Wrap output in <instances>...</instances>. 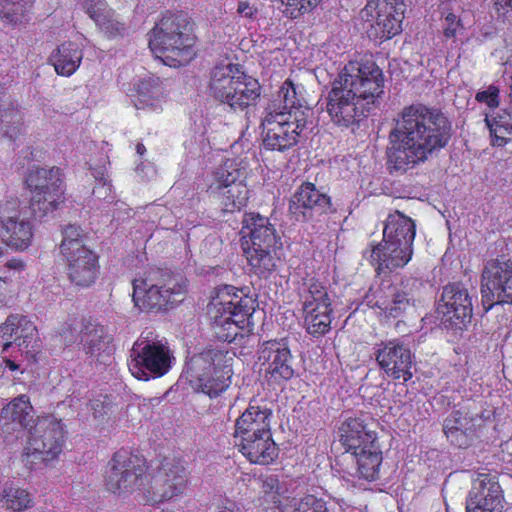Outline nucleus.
Masks as SVG:
<instances>
[{
    "mask_svg": "<svg viewBox=\"0 0 512 512\" xmlns=\"http://www.w3.org/2000/svg\"><path fill=\"white\" fill-rule=\"evenodd\" d=\"M106 489L114 494L137 492L139 502L158 506L180 497L189 482V471L180 456H165L152 473L147 460L132 450L116 451L104 476Z\"/></svg>",
    "mask_w": 512,
    "mask_h": 512,
    "instance_id": "obj_1",
    "label": "nucleus"
},
{
    "mask_svg": "<svg viewBox=\"0 0 512 512\" xmlns=\"http://www.w3.org/2000/svg\"><path fill=\"white\" fill-rule=\"evenodd\" d=\"M383 88V73L374 61H349L328 94L327 112L332 122L352 131L359 128Z\"/></svg>",
    "mask_w": 512,
    "mask_h": 512,
    "instance_id": "obj_2",
    "label": "nucleus"
},
{
    "mask_svg": "<svg viewBox=\"0 0 512 512\" xmlns=\"http://www.w3.org/2000/svg\"><path fill=\"white\" fill-rule=\"evenodd\" d=\"M192 23L183 12L166 11L149 32V48L171 67L187 64L195 56Z\"/></svg>",
    "mask_w": 512,
    "mask_h": 512,
    "instance_id": "obj_3",
    "label": "nucleus"
},
{
    "mask_svg": "<svg viewBox=\"0 0 512 512\" xmlns=\"http://www.w3.org/2000/svg\"><path fill=\"white\" fill-rule=\"evenodd\" d=\"M242 243L250 270L260 278H269L278 267L276 250L282 245L275 226L259 213H245L242 220Z\"/></svg>",
    "mask_w": 512,
    "mask_h": 512,
    "instance_id": "obj_4",
    "label": "nucleus"
},
{
    "mask_svg": "<svg viewBox=\"0 0 512 512\" xmlns=\"http://www.w3.org/2000/svg\"><path fill=\"white\" fill-rule=\"evenodd\" d=\"M254 300L232 285L216 288L208 305V315L215 337L231 343L250 324Z\"/></svg>",
    "mask_w": 512,
    "mask_h": 512,
    "instance_id": "obj_5",
    "label": "nucleus"
},
{
    "mask_svg": "<svg viewBox=\"0 0 512 512\" xmlns=\"http://www.w3.org/2000/svg\"><path fill=\"white\" fill-rule=\"evenodd\" d=\"M187 279L167 269L151 268L142 279L133 281V301L141 311L167 310L184 300Z\"/></svg>",
    "mask_w": 512,
    "mask_h": 512,
    "instance_id": "obj_6",
    "label": "nucleus"
},
{
    "mask_svg": "<svg viewBox=\"0 0 512 512\" xmlns=\"http://www.w3.org/2000/svg\"><path fill=\"white\" fill-rule=\"evenodd\" d=\"M59 252L69 282L79 288L93 286L100 274L99 255L85 244L80 226L68 224L62 229Z\"/></svg>",
    "mask_w": 512,
    "mask_h": 512,
    "instance_id": "obj_7",
    "label": "nucleus"
},
{
    "mask_svg": "<svg viewBox=\"0 0 512 512\" xmlns=\"http://www.w3.org/2000/svg\"><path fill=\"white\" fill-rule=\"evenodd\" d=\"M24 186L31 193L27 211L34 221L41 222L65 202L63 172L59 167L33 166L24 176Z\"/></svg>",
    "mask_w": 512,
    "mask_h": 512,
    "instance_id": "obj_8",
    "label": "nucleus"
},
{
    "mask_svg": "<svg viewBox=\"0 0 512 512\" xmlns=\"http://www.w3.org/2000/svg\"><path fill=\"white\" fill-rule=\"evenodd\" d=\"M307 120L301 111L280 112L279 106L269 105L261 121L264 149L280 153L293 149L300 142Z\"/></svg>",
    "mask_w": 512,
    "mask_h": 512,
    "instance_id": "obj_9",
    "label": "nucleus"
},
{
    "mask_svg": "<svg viewBox=\"0 0 512 512\" xmlns=\"http://www.w3.org/2000/svg\"><path fill=\"white\" fill-rule=\"evenodd\" d=\"M65 442V430L61 420L54 416L37 417L27 433L22 461L32 469L37 462H48L58 457Z\"/></svg>",
    "mask_w": 512,
    "mask_h": 512,
    "instance_id": "obj_10",
    "label": "nucleus"
},
{
    "mask_svg": "<svg viewBox=\"0 0 512 512\" xmlns=\"http://www.w3.org/2000/svg\"><path fill=\"white\" fill-rule=\"evenodd\" d=\"M306 286L301 296L303 326L312 337H322L332 329L333 301L328 288L320 280L311 278Z\"/></svg>",
    "mask_w": 512,
    "mask_h": 512,
    "instance_id": "obj_11",
    "label": "nucleus"
},
{
    "mask_svg": "<svg viewBox=\"0 0 512 512\" xmlns=\"http://www.w3.org/2000/svg\"><path fill=\"white\" fill-rule=\"evenodd\" d=\"M33 220L27 206H22L17 196H6L0 200V234L5 244L24 251L32 244Z\"/></svg>",
    "mask_w": 512,
    "mask_h": 512,
    "instance_id": "obj_12",
    "label": "nucleus"
},
{
    "mask_svg": "<svg viewBox=\"0 0 512 512\" xmlns=\"http://www.w3.org/2000/svg\"><path fill=\"white\" fill-rule=\"evenodd\" d=\"M416 106L405 107L390 132L387 155L395 170L406 171L416 163Z\"/></svg>",
    "mask_w": 512,
    "mask_h": 512,
    "instance_id": "obj_13",
    "label": "nucleus"
},
{
    "mask_svg": "<svg viewBox=\"0 0 512 512\" xmlns=\"http://www.w3.org/2000/svg\"><path fill=\"white\" fill-rule=\"evenodd\" d=\"M481 294L486 310L512 305V260L501 256L488 260L481 274Z\"/></svg>",
    "mask_w": 512,
    "mask_h": 512,
    "instance_id": "obj_14",
    "label": "nucleus"
},
{
    "mask_svg": "<svg viewBox=\"0 0 512 512\" xmlns=\"http://www.w3.org/2000/svg\"><path fill=\"white\" fill-rule=\"evenodd\" d=\"M13 344L28 361H37L42 341L35 323L25 315L11 314L0 325V352H6Z\"/></svg>",
    "mask_w": 512,
    "mask_h": 512,
    "instance_id": "obj_15",
    "label": "nucleus"
},
{
    "mask_svg": "<svg viewBox=\"0 0 512 512\" xmlns=\"http://www.w3.org/2000/svg\"><path fill=\"white\" fill-rule=\"evenodd\" d=\"M169 348L159 342L135 343L131 350L128 368L138 380L148 381L169 372L172 366Z\"/></svg>",
    "mask_w": 512,
    "mask_h": 512,
    "instance_id": "obj_16",
    "label": "nucleus"
},
{
    "mask_svg": "<svg viewBox=\"0 0 512 512\" xmlns=\"http://www.w3.org/2000/svg\"><path fill=\"white\" fill-rule=\"evenodd\" d=\"M405 8L403 0H367L363 13L372 21L369 37L384 41L399 34Z\"/></svg>",
    "mask_w": 512,
    "mask_h": 512,
    "instance_id": "obj_17",
    "label": "nucleus"
},
{
    "mask_svg": "<svg viewBox=\"0 0 512 512\" xmlns=\"http://www.w3.org/2000/svg\"><path fill=\"white\" fill-rule=\"evenodd\" d=\"M258 358L268 383L280 385L294 377V357L285 338L264 341Z\"/></svg>",
    "mask_w": 512,
    "mask_h": 512,
    "instance_id": "obj_18",
    "label": "nucleus"
},
{
    "mask_svg": "<svg viewBox=\"0 0 512 512\" xmlns=\"http://www.w3.org/2000/svg\"><path fill=\"white\" fill-rule=\"evenodd\" d=\"M437 313L442 314L444 322L452 327L461 329L472 318V298L462 283H449L443 288L437 304Z\"/></svg>",
    "mask_w": 512,
    "mask_h": 512,
    "instance_id": "obj_19",
    "label": "nucleus"
},
{
    "mask_svg": "<svg viewBox=\"0 0 512 512\" xmlns=\"http://www.w3.org/2000/svg\"><path fill=\"white\" fill-rule=\"evenodd\" d=\"M373 425L374 419L363 412L344 419L338 427V441L345 452L356 453L378 444V433Z\"/></svg>",
    "mask_w": 512,
    "mask_h": 512,
    "instance_id": "obj_20",
    "label": "nucleus"
},
{
    "mask_svg": "<svg viewBox=\"0 0 512 512\" xmlns=\"http://www.w3.org/2000/svg\"><path fill=\"white\" fill-rule=\"evenodd\" d=\"M467 512H502L503 494L495 477L478 474L466 499Z\"/></svg>",
    "mask_w": 512,
    "mask_h": 512,
    "instance_id": "obj_21",
    "label": "nucleus"
},
{
    "mask_svg": "<svg viewBox=\"0 0 512 512\" xmlns=\"http://www.w3.org/2000/svg\"><path fill=\"white\" fill-rule=\"evenodd\" d=\"M292 214L303 218L334 212L331 197L320 191L312 182H303L292 195L289 202Z\"/></svg>",
    "mask_w": 512,
    "mask_h": 512,
    "instance_id": "obj_22",
    "label": "nucleus"
},
{
    "mask_svg": "<svg viewBox=\"0 0 512 512\" xmlns=\"http://www.w3.org/2000/svg\"><path fill=\"white\" fill-rule=\"evenodd\" d=\"M404 244H395L393 242H380L376 245L371 244V249L364 252L369 263L375 268L377 274L393 271L404 267L412 258L413 246Z\"/></svg>",
    "mask_w": 512,
    "mask_h": 512,
    "instance_id": "obj_23",
    "label": "nucleus"
},
{
    "mask_svg": "<svg viewBox=\"0 0 512 512\" xmlns=\"http://www.w3.org/2000/svg\"><path fill=\"white\" fill-rule=\"evenodd\" d=\"M235 447L251 464L268 466L279 456L272 433L233 438Z\"/></svg>",
    "mask_w": 512,
    "mask_h": 512,
    "instance_id": "obj_24",
    "label": "nucleus"
},
{
    "mask_svg": "<svg viewBox=\"0 0 512 512\" xmlns=\"http://www.w3.org/2000/svg\"><path fill=\"white\" fill-rule=\"evenodd\" d=\"M480 421L478 414L467 410H455L444 420L443 431L453 445L466 448L477 437Z\"/></svg>",
    "mask_w": 512,
    "mask_h": 512,
    "instance_id": "obj_25",
    "label": "nucleus"
},
{
    "mask_svg": "<svg viewBox=\"0 0 512 512\" xmlns=\"http://www.w3.org/2000/svg\"><path fill=\"white\" fill-rule=\"evenodd\" d=\"M376 360L385 373L394 380L406 382L413 376L410 371L412 361L411 352L403 345L389 342L380 348L376 354Z\"/></svg>",
    "mask_w": 512,
    "mask_h": 512,
    "instance_id": "obj_26",
    "label": "nucleus"
},
{
    "mask_svg": "<svg viewBox=\"0 0 512 512\" xmlns=\"http://www.w3.org/2000/svg\"><path fill=\"white\" fill-rule=\"evenodd\" d=\"M0 418L4 433L11 431L28 433L36 423L34 408L25 394H21L7 403L1 410Z\"/></svg>",
    "mask_w": 512,
    "mask_h": 512,
    "instance_id": "obj_27",
    "label": "nucleus"
},
{
    "mask_svg": "<svg viewBox=\"0 0 512 512\" xmlns=\"http://www.w3.org/2000/svg\"><path fill=\"white\" fill-rule=\"evenodd\" d=\"M271 418L272 411L266 405L250 402L235 421L233 438L272 433Z\"/></svg>",
    "mask_w": 512,
    "mask_h": 512,
    "instance_id": "obj_28",
    "label": "nucleus"
},
{
    "mask_svg": "<svg viewBox=\"0 0 512 512\" xmlns=\"http://www.w3.org/2000/svg\"><path fill=\"white\" fill-rule=\"evenodd\" d=\"M165 97V87L157 76L142 78L134 85L132 100L136 109L162 110Z\"/></svg>",
    "mask_w": 512,
    "mask_h": 512,
    "instance_id": "obj_29",
    "label": "nucleus"
},
{
    "mask_svg": "<svg viewBox=\"0 0 512 512\" xmlns=\"http://www.w3.org/2000/svg\"><path fill=\"white\" fill-rule=\"evenodd\" d=\"M240 70L239 65L235 64L214 67L207 86L209 95L215 101L228 105Z\"/></svg>",
    "mask_w": 512,
    "mask_h": 512,
    "instance_id": "obj_30",
    "label": "nucleus"
},
{
    "mask_svg": "<svg viewBox=\"0 0 512 512\" xmlns=\"http://www.w3.org/2000/svg\"><path fill=\"white\" fill-rule=\"evenodd\" d=\"M260 95L259 81L240 70L227 106L234 112H243L248 107L255 105Z\"/></svg>",
    "mask_w": 512,
    "mask_h": 512,
    "instance_id": "obj_31",
    "label": "nucleus"
},
{
    "mask_svg": "<svg viewBox=\"0 0 512 512\" xmlns=\"http://www.w3.org/2000/svg\"><path fill=\"white\" fill-rule=\"evenodd\" d=\"M80 333L85 353L100 360L102 353L106 352L112 340L105 327L89 318L83 322Z\"/></svg>",
    "mask_w": 512,
    "mask_h": 512,
    "instance_id": "obj_32",
    "label": "nucleus"
},
{
    "mask_svg": "<svg viewBox=\"0 0 512 512\" xmlns=\"http://www.w3.org/2000/svg\"><path fill=\"white\" fill-rule=\"evenodd\" d=\"M7 89L0 84V133L10 140H16L22 133L24 117L13 101H6Z\"/></svg>",
    "mask_w": 512,
    "mask_h": 512,
    "instance_id": "obj_33",
    "label": "nucleus"
},
{
    "mask_svg": "<svg viewBox=\"0 0 512 512\" xmlns=\"http://www.w3.org/2000/svg\"><path fill=\"white\" fill-rule=\"evenodd\" d=\"M416 235L415 223L411 218L400 212L390 214L383 229V241L387 243L404 244L413 246Z\"/></svg>",
    "mask_w": 512,
    "mask_h": 512,
    "instance_id": "obj_34",
    "label": "nucleus"
},
{
    "mask_svg": "<svg viewBox=\"0 0 512 512\" xmlns=\"http://www.w3.org/2000/svg\"><path fill=\"white\" fill-rule=\"evenodd\" d=\"M242 177L243 170L240 167V163L236 159L226 158L212 170L207 191L210 194H214L227 189L230 185L243 182Z\"/></svg>",
    "mask_w": 512,
    "mask_h": 512,
    "instance_id": "obj_35",
    "label": "nucleus"
},
{
    "mask_svg": "<svg viewBox=\"0 0 512 512\" xmlns=\"http://www.w3.org/2000/svg\"><path fill=\"white\" fill-rule=\"evenodd\" d=\"M234 353L221 347H206L192 358L193 365L199 371L219 370L233 373Z\"/></svg>",
    "mask_w": 512,
    "mask_h": 512,
    "instance_id": "obj_36",
    "label": "nucleus"
},
{
    "mask_svg": "<svg viewBox=\"0 0 512 512\" xmlns=\"http://www.w3.org/2000/svg\"><path fill=\"white\" fill-rule=\"evenodd\" d=\"M83 59L82 49L74 42H64L50 56L58 75L69 77L76 72Z\"/></svg>",
    "mask_w": 512,
    "mask_h": 512,
    "instance_id": "obj_37",
    "label": "nucleus"
},
{
    "mask_svg": "<svg viewBox=\"0 0 512 512\" xmlns=\"http://www.w3.org/2000/svg\"><path fill=\"white\" fill-rule=\"evenodd\" d=\"M350 454L355 458L356 471L360 479L371 482L379 477L380 467L383 462L380 443Z\"/></svg>",
    "mask_w": 512,
    "mask_h": 512,
    "instance_id": "obj_38",
    "label": "nucleus"
},
{
    "mask_svg": "<svg viewBox=\"0 0 512 512\" xmlns=\"http://www.w3.org/2000/svg\"><path fill=\"white\" fill-rule=\"evenodd\" d=\"M218 200V205L223 214H233L240 212L248 204L250 191L245 181L236 185H230L229 188L214 193Z\"/></svg>",
    "mask_w": 512,
    "mask_h": 512,
    "instance_id": "obj_39",
    "label": "nucleus"
},
{
    "mask_svg": "<svg viewBox=\"0 0 512 512\" xmlns=\"http://www.w3.org/2000/svg\"><path fill=\"white\" fill-rule=\"evenodd\" d=\"M451 137V130L444 133L430 126L421 127L418 121V163L424 162L429 154L445 147Z\"/></svg>",
    "mask_w": 512,
    "mask_h": 512,
    "instance_id": "obj_40",
    "label": "nucleus"
},
{
    "mask_svg": "<svg viewBox=\"0 0 512 512\" xmlns=\"http://www.w3.org/2000/svg\"><path fill=\"white\" fill-rule=\"evenodd\" d=\"M279 102L283 103L275 104L280 107V112H292L301 111L304 113L306 118L309 117V108L305 105V99L303 97V88L295 85L292 80L286 79L280 87L278 92Z\"/></svg>",
    "mask_w": 512,
    "mask_h": 512,
    "instance_id": "obj_41",
    "label": "nucleus"
},
{
    "mask_svg": "<svg viewBox=\"0 0 512 512\" xmlns=\"http://www.w3.org/2000/svg\"><path fill=\"white\" fill-rule=\"evenodd\" d=\"M233 373L219 370L199 371L196 379L199 389L210 398L219 396L231 384Z\"/></svg>",
    "mask_w": 512,
    "mask_h": 512,
    "instance_id": "obj_42",
    "label": "nucleus"
},
{
    "mask_svg": "<svg viewBox=\"0 0 512 512\" xmlns=\"http://www.w3.org/2000/svg\"><path fill=\"white\" fill-rule=\"evenodd\" d=\"M233 373L219 370L199 371L196 379L199 389L210 398L219 396L231 384Z\"/></svg>",
    "mask_w": 512,
    "mask_h": 512,
    "instance_id": "obj_43",
    "label": "nucleus"
},
{
    "mask_svg": "<svg viewBox=\"0 0 512 512\" xmlns=\"http://www.w3.org/2000/svg\"><path fill=\"white\" fill-rule=\"evenodd\" d=\"M485 122L490 130L493 145L503 146L512 135V106L501 109L495 116L487 115Z\"/></svg>",
    "mask_w": 512,
    "mask_h": 512,
    "instance_id": "obj_44",
    "label": "nucleus"
},
{
    "mask_svg": "<svg viewBox=\"0 0 512 512\" xmlns=\"http://www.w3.org/2000/svg\"><path fill=\"white\" fill-rule=\"evenodd\" d=\"M3 505L15 512H23L31 509L34 504L33 495L25 488L14 484L6 486L1 493Z\"/></svg>",
    "mask_w": 512,
    "mask_h": 512,
    "instance_id": "obj_45",
    "label": "nucleus"
},
{
    "mask_svg": "<svg viewBox=\"0 0 512 512\" xmlns=\"http://www.w3.org/2000/svg\"><path fill=\"white\" fill-rule=\"evenodd\" d=\"M33 0H0L1 17L12 25L23 23Z\"/></svg>",
    "mask_w": 512,
    "mask_h": 512,
    "instance_id": "obj_46",
    "label": "nucleus"
},
{
    "mask_svg": "<svg viewBox=\"0 0 512 512\" xmlns=\"http://www.w3.org/2000/svg\"><path fill=\"white\" fill-rule=\"evenodd\" d=\"M418 120L421 127L430 126V128H435L442 133L445 130H451L450 122L438 109L418 106Z\"/></svg>",
    "mask_w": 512,
    "mask_h": 512,
    "instance_id": "obj_47",
    "label": "nucleus"
},
{
    "mask_svg": "<svg viewBox=\"0 0 512 512\" xmlns=\"http://www.w3.org/2000/svg\"><path fill=\"white\" fill-rule=\"evenodd\" d=\"M284 6V13L291 19H297L312 12L322 0H278Z\"/></svg>",
    "mask_w": 512,
    "mask_h": 512,
    "instance_id": "obj_48",
    "label": "nucleus"
},
{
    "mask_svg": "<svg viewBox=\"0 0 512 512\" xmlns=\"http://www.w3.org/2000/svg\"><path fill=\"white\" fill-rule=\"evenodd\" d=\"M293 512H329L327 502L313 494H306L295 504Z\"/></svg>",
    "mask_w": 512,
    "mask_h": 512,
    "instance_id": "obj_49",
    "label": "nucleus"
},
{
    "mask_svg": "<svg viewBox=\"0 0 512 512\" xmlns=\"http://www.w3.org/2000/svg\"><path fill=\"white\" fill-rule=\"evenodd\" d=\"M280 485L279 479L276 475H268L261 478V492L264 494L266 500H270L275 508L281 505L280 500Z\"/></svg>",
    "mask_w": 512,
    "mask_h": 512,
    "instance_id": "obj_50",
    "label": "nucleus"
},
{
    "mask_svg": "<svg viewBox=\"0 0 512 512\" xmlns=\"http://www.w3.org/2000/svg\"><path fill=\"white\" fill-rule=\"evenodd\" d=\"M114 15L115 13L111 9L107 14V17H104L102 21L97 24L100 30L103 31L108 38L122 36L125 31L124 24L115 19Z\"/></svg>",
    "mask_w": 512,
    "mask_h": 512,
    "instance_id": "obj_51",
    "label": "nucleus"
},
{
    "mask_svg": "<svg viewBox=\"0 0 512 512\" xmlns=\"http://www.w3.org/2000/svg\"><path fill=\"white\" fill-rule=\"evenodd\" d=\"M85 7L87 14L96 25L102 21L104 17H107V14L111 10L104 0H87Z\"/></svg>",
    "mask_w": 512,
    "mask_h": 512,
    "instance_id": "obj_52",
    "label": "nucleus"
},
{
    "mask_svg": "<svg viewBox=\"0 0 512 512\" xmlns=\"http://www.w3.org/2000/svg\"><path fill=\"white\" fill-rule=\"evenodd\" d=\"M475 99L478 102L487 104L490 108H496L499 105V89L490 85L486 90L479 91Z\"/></svg>",
    "mask_w": 512,
    "mask_h": 512,
    "instance_id": "obj_53",
    "label": "nucleus"
},
{
    "mask_svg": "<svg viewBox=\"0 0 512 512\" xmlns=\"http://www.w3.org/2000/svg\"><path fill=\"white\" fill-rule=\"evenodd\" d=\"M237 13L248 20H255L258 15V8L249 1L244 0L238 3Z\"/></svg>",
    "mask_w": 512,
    "mask_h": 512,
    "instance_id": "obj_54",
    "label": "nucleus"
},
{
    "mask_svg": "<svg viewBox=\"0 0 512 512\" xmlns=\"http://www.w3.org/2000/svg\"><path fill=\"white\" fill-rule=\"evenodd\" d=\"M446 26L444 28V34L446 37H453L456 33V28L459 24L456 15L450 13L445 18Z\"/></svg>",
    "mask_w": 512,
    "mask_h": 512,
    "instance_id": "obj_55",
    "label": "nucleus"
},
{
    "mask_svg": "<svg viewBox=\"0 0 512 512\" xmlns=\"http://www.w3.org/2000/svg\"><path fill=\"white\" fill-rule=\"evenodd\" d=\"M216 512H243L238 504L234 501H226L217 506Z\"/></svg>",
    "mask_w": 512,
    "mask_h": 512,
    "instance_id": "obj_56",
    "label": "nucleus"
},
{
    "mask_svg": "<svg viewBox=\"0 0 512 512\" xmlns=\"http://www.w3.org/2000/svg\"><path fill=\"white\" fill-rule=\"evenodd\" d=\"M5 266L8 269L22 271L25 268V263L21 259L13 258L11 260H8Z\"/></svg>",
    "mask_w": 512,
    "mask_h": 512,
    "instance_id": "obj_57",
    "label": "nucleus"
},
{
    "mask_svg": "<svg viewBox=\"0 0 512 512\" xmlns=\"http://www.w3.org/2000/svg\"><path fill=\"white\" fill-rule=\"evenodd\" d=\"M23 153H25L24 158L27 159L28 161H31L40 158L42 151L27 148L25 151H23Z\"/></svg>",
    "mask_w": 512,
    "mask_h": 512,
    "instance_id": "obj_58",
    "label": "nucleus"
},
{
    "mask_svg": "<svg viewBox=\"0 0 512 512\" xmlns=\"http://www.w3.org/2000/svg\"><path fill=\"white\" fill-rule=\"evenodd\" d=\"M3 363L5 365V368L9 369L10 371H16L19 369V365L10 358H3Z\"/></svg>",
    "mask_w": 512,
    "mask_h": 512,
    "instance_id": "obj_59",
    "label": "nucleus"
},
{
    "mask_svg": "<svg viewBox=\"0 0 512 512\" xmlns=\"http://www.w3.org/2000/svg\"><path fill=\"white\" fill-rule=\"evenodd\" d=\"M70 333L71 336L73 337V329H72V326L71 325H67L66 326H63L62 328L59 329L58 333L60 336H66L67 333Z\"/></svg>",
    "mask_w": 512,
    "mask_h": 512,
    "instance_id": "obj_60",
    "label": "nucleus"
},
{
    "mask_svg": "<svg viewBox=\"0 0 512 512\" xmlns=\"http://www.w3.org/2000/svg\"><path fill=\"white\" fill-rule=\"evenodd\" d=\"M136 152L139 156H143L146 153V147L143 143H138L136 145Z\"/></svg>",
    "mask_w": 512,
    "mask_h": 512,
    "instance_id": "obj_61",
    "label": "nucleus"
},
{
    "mask_svg": "<svg viewBox=\"0 0 512 512\" xmlns=\"http://www.w3.org/2000/svg\"><path fill=\"white\" fill-rule=\"evenodd\" d=\"M496 3H499L503 6H507L512 9V0H495Z\"/></svg>",
    "mask_w": 512,
    "mask_h": 512,
    "instance_id": "obj_62",
    "label": "nucleus"
},
{
    "mask_svg": "<svg viewBox=\"0 0 512 512\" xmlns=\"http://www.w3.org/2000/svg\"><path fill=\"white\" fill-rule=\"evenodd\" d=\"M430 454H431V457H430V458H437V457H438V452H437L436 450H432V451L430 452Z\"/></svg>",
    "mask_w": 512,
    "mask_h": 512,
    "instance_id": "obj_63",
    "label": "nucleus"
},
{
    "mask_svg": "<svg viewBox=\"0 0 512 512\" xmlns=\"http://www.w3.org/2000/svg\"><path fill=\"white\" fill-rule=\"evenodd\" d=\"M427 320H430V318H428V317H424V318H422V320H421V321H422V322H424V323H426V322H427Z\"/></svg>",
    "mask_w": 512,
    "mask_h": 512,
    "instance_id": "obj_64",
    "label": "nucleus"
}]
</instances>
